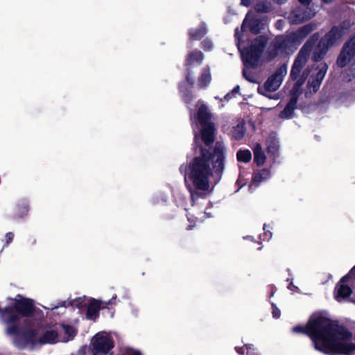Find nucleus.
<instances>
[{"label":"nucleus","instance_id":"obj_1","mask_svg":"<svg viewBox=\"0 0 355 355\" xmlns=\"http://www.w3.org/2000/svg\"><path fill=\"white\" fill-rule=\"evenodd\" d=\"M198 119L202 126L201 139L195 135L196 156L190 162L188 171L186 173L185 180H190L193 189L189 188L193 201L202 193L211 191L209 178L211 176L210 164L216 171L220 172L224 166V147L221 144L217 143L211 153H209L207 147L214 140V128L209 121L211 114L208 112L207 107L201 102L198 104Z\"/></svg>","mask_w":355,"mask_h":355},{"label":"nucleus","instance_id":"obj_2","mask_svg":"<svg viewBox=\"0 0 355 355\" xmlns=\"http://www.w3.org/2000/svg\"><path fill=\"white\" fill-rule=\"evenodd\" d=\"M293 330L305 332L315 348L325 354H347L355 349V345L351 343L352 334L320 313L313 314L305 327L297 326Z\"/></svg>","mask_w":355,"mask_h":355},{"label":"nucleus","instance_id":"obj_3","mask_svg":"<svg viewBox=\"0 0 355 355\" xmlns=\"http://www.w3.org/2000/svg\"><path fill=\"white\" fill-rule=\"evenodd\" d=\"M11 304L15 308H6L3 310L0 309V316L2 320L8 326L6 331L8 334L14 335L17 332V327L12 326L19 318V314L28 315L31 314L33 309V305L30 300L22 298L19 296L17 299L11 300Z\"/></svg>","mask_w":355,"mask_h":355},{"label":"nucleus","instance_id":"obj_4","mask_svg":"<svg viewBox=\"0 0 355 355\" xmlns=\"http://www.w3.org/2000/svg\"><path fill=\"white\" fill-rule=\"evenodd\" d=\"M60 336L54 330H47L41 337L33 330L27 331L21 334H16L15 343L17 346L21 347L27 345L54 343L60 342Z\"/></svg>","mask_w":355,"mask_h":355},{"label":"nucleus","instance_id":"obj_5","mask_svg":"<svg viewBox=\"0 0 355 355\" xmlns=\"http://www.w3.org/2000/svg\"><path fill=\"white\" fill-rule=\"evenodd\" d=\"M312 30V26L306 25L295 33H291L286 36H279L275 40V46H277L279 50L282 51L288 48L295 46L298 45Z\"/></svg>","mask_w":355,"mask_h":355},{"label":"nucleus","instance_id":"obj_6","mask_svg":"<svg viewBox=\"0 0 355 355\" xmlns=\"http://www.w3.org/2000/svg\"><path fill=\"white\" fill-rule=\"evenodd\" d=\"M306 78L307 71H305L302 73L301 76H299V77L296 79L297 82L295 83L291 92V99L284 110L279 114V117L281 119H288L293 116V112L295 109L297 97L301 94L300 87L304 83Z\"/></svg>","mask_w":355,"mask_h":355},{"label":"nucleus","instance_id":"obj_7","mask_svg":"<svg viewBox=\"0 0 355 355\" xmlns=\"http://www.w3.org/2000/svg\"><path fill=\"white\" fill-rule=\"evenodd\" d=\"M317 40L318 38H315L313 42H312V40H309L300 50L291 69V76L292 79H297L300 75L302 69L307 62L313 45Z\"/></svg>","mask_w":355,"mask_h":355},{"label":"nucleus","instance_id":"obj_8","mask_svg":"<svg viewBox=\"0 0 355 355\" xmlns=\"http://www.w3.org/2000/svg\"><path fill=\"white\" fill-rule=\"evenodd\" d=\"M317 40L318 38H315L313 42H312V40H309L300 50L291 69V76L292 79H297L300 75L302 69L307 62L313 45Z\"/></svg>","mask_w":355,"mask_h":355},{"label":"nucleus","instance_id":"obj_9","mask_svg":"<svg viewBox=\"0 0 355 355\" xmlns=\"http://www.w3.org/2000/svg\"><path fill=\"white\" fill-rule=\"evenodd\" d=\"M92 345L94 355H105L113 347V341L107 333L101 332L93 338Z\"/></svg>","mask_w":355,"mask_h":355},{"label":"nucleus","instance_id":"obj_10","mask_svg":"<svg viewBox=\"0 0 355 355\" xmlns=\"http://www.w3.org/2000/svg\"><path fill=\"white\" fill-rule=\"evenodd\" d=\"M265 46L263 39L256 40L250 49L241 51V57L245 64L254 66L259 58V56Z\"/></svg>","mask_w":355,"mask_h":355},{"label":"nucleus","instance_id":"obj_11","mask_svg":"<svg viewBox=\"0 0 355 355\" xmlns=\"http://www.w3.org/2000/svg\"><path fill=\"white\" fill-rule=\"evenodd\" d=\"M327 65L325 63H320L315 68L311 70V76L309 79V87L313 92L318 91L320 85L327 73Z\"/></svg>","mask_w":355,"mask_h":355},{"label":"nucleus","instance_id":"obj_12","mask_svg":"<svg viewBox=\"0 0 355 355\" xmlns=\"http://www.w3.org/2000/svg\"><path fill=\"white\" fill-rule=\"evenodd\" d=\"M343 35L342 31L338 28H332L320 42L318 49L320 54H324L328 49L340 40Z\"/></svg>","mask_w":355,"mask_h":355},{"label":"nucleus","instance_id":"obj_13","mask_svg":"<svg viewBox=\"0 0 355 355\" xmlns=\"http://www.w3.org/2000/svg\"><path fill=\"white\" fill-rule=\"evenodd\" d=\"M350 62L355 63V36L343 47L337 60L338 65L341 67Z\"/></svg>","mask_w":355,"mask_h":355},{"label":"nucleus","instance_id":"obj_14","mask_svg":"<svg viewBox=\"0 0 355 355\" xmlns=\"http://www.w3.org/2000/svg\"><path fill=\"white\" fill-rule=\"evenodd\" d=\"M287 69L282 66L277 69L275 73L272 75L264 84L263 89L266 92H275L280 87L284 77L286 75Z\"/></svg>","mask_w":355,"mask_h":355},{"label":"nucleus","instance_id":"obj_15","mask_svg":"<svg viewBox=\"0 0 355 355\" xmlns=\"http://www.w3.org/2000/svg\"><path fill=\"white\" fill-rule=\"evenodd\" d=\"M202 54L200 51H195L190 53L188 56L187 61V80L191 84H193L194 79L191 77V70L192 68L200 64L202 60Z\"/></svg>","mask_w":355,"mask_h":355},{"label":"nucleus","instance_id":"obj_16","mask_svg":"<svg viewBox=\"0 0 355 355\" xmlns=\"http://www.w3.org/2000/svg\"><path fill=\"white\" fill-rule=\"evenodd\" d=\"M347 279V276L343 277L340 282L336 285L335 288V297L337 301H340L345 299V297L349 296L352 293L351 288L345 284Z\"/></svg>","mask_w":355,"mask_h":355},{"label":"nucleus","instance_id":"obj_17","mask_svg":"<svg viewBox=\"0 0 355 355\" xmlns=\"http://www.w3.org/2000/svg\"><path fill=\"white\" fill-rule=\"evenodd\" d=\"M313 15L309 12L303 10L301 8L297 9L293 11L289 16L288 19L293 24L302 23L304 21L310 19Z\"/></svg>","mask_w":355,"mask_h":355},{"label":"nucleus","instance_id":"obj_18","mask_svg":"<svg viewBox=\"0 0 355 355\" xmlns=\"http://www.w3.org/2000/svg\"><path fill=\"white\" fill-rule=\"evenodd\" d=\"M258 26L259 23L257 21L252 19L251 16L248 14L243 22L241 29L243 31H245L247 27L249 26V29L251 32L257 33L259 31Z\"/></svg>","mask_w":355,"mask_h":355},{"label":"nucleus","instance_id":"obj_19","mask_svg":"<svg viewBox=\"0 0 355 355\" xmlns=\"http://www.w3.org/2000/svg\"><path fill=\"white\" fill-rule=\"evenodd\" d=\"M76 334V331L70 326H62L60 330V342H67Z\"/></svg>","mask_w":355,"mask_h":355},{"label":"nucleus","instance_id":"obj_20","mask_svg":"<svg viewBox=\"0 0 355 355\" xmlns=\"http://www.w3.org/2000/svg\"><path fill=\"white\" fill-rule=\"evenodd\" d=\"M100 303L96 300H91L87 307V316L90 320H94L98 315Z\"/></svg>","mask_w":355,"mask_h":355},{"label":"nucleus","instance_id":"obj_21","mask_svg":"<svg viewBox=\"0 0 355 355\" xmlns=\"http://www.w3.org/2000/svg\"><path fill=\"white\" fill-rule=\"evenodd\" d=\"M254 150V162L257 163V165H263L266 160V155L262 150L261 146L260 144H257L254 146V148L253 149Z\"/></svg>","mask_w":355,"mask_h":355},{"label":"nucleus","instance_id":"obj_22","mask_svg":"<svg viewBox=\"0 0 355 355\" xmlns=\"http://www.w3.org/2000/svg\"><path fill=\"white\" fill-rule=\"evenodd\" d=\"M236 157L239 162L248 163L251 160L252 154L249 150H240L237 152Z\"/></svg>","mask_w":355,"mask_h":355},{"label":"nucleus","instance_id":"obj_23","mask_svg":"<svg viewBox=\"0 0 355 355\" xmlns=\"http://www.w3.org/2000/svg\"><path fill=\"white\" fill-rule=\"evenodd\" d=\"M211 80V75L209 70H205V71L202 73L200 76L198 84L200 87H204L207 85L208 83H209Z\"/></svg>","mask_w":355,"mask_h":355},{"label":"nucleus","instance_id":"obj_24","mask_svg":"<svg viewBox=\"0 0 355 355\" xmlns=\"http://www.w3.org/2000/svg\"><path fill=\"white\" fill-rule=\"evenodd\" d=\"M245 134L244 123H241L234 128L233 130V135L236 139H241Z\"/></svg>","mask_w":355,"mask_h":355},{"label":"nucleus","instance_id":"obj_25","mask_svg":"<svg viewBox=\"0 0 355 355\" xmlns=\"http://www.w3.org/2000/svg\"><path fill=\"white\" fill-rule=\"evenodd\" d=\"M269 176V173L268 171L263 170L258 173H256L254 176L253 180L254 183L258 184L261 182L262 180L266 179Z\"/></svg>","mask_w":355,"mask_h":355},{"label":"nucleus","instance_id":"obj_26","mask_svg":"<svg viewBox=\"0 0 355 355\" xmlns=\"http://www.w3.org/2000/svg\"><path fill=\"white\" fill-rule=\"evenodd\" d=\"M205 33V28H201L199 31H191V36L192 38L193 39H196V40H198V39H200L201 38Z\"/></svg>","mask_w":355,"mask_h":355},{"label":"nucleus","instance_id":"obj_27","mask_svg":"<svg viewBox=\"0 0 355 355\" xmlns=\"http://www.w3.org/2000/svg\"><path fill=\"white\" fill-rule=\"evenodd\" d=\"M272 315L275 318H279L280 316V311L275 306L272 308Z\"/></svg>","mask_w":355,"mask_h":355},{"label":"nucleus","instance_id":"obj_28","mask_svg":"<svg viewBox=\"0 0 355 355\" xmlns=\"http://www.w3.org/2000/svg\"><path fill=\"white\" fill-rule=\"evenodd\" d=\"M302 4L305 6L309 5L312 0H298Z\"/></svg>","mask_w":355,"mask_h":355},{"label":"nucleus","instance_id":"obj_29","mask_svg":"<svg viewBox=\"0 0 355 355\" xmlns=\"http://www.w3.org/2000/svg\"><path fill=\"white\" fill-rule=\"evenodd\" d=\"M235 36H236V38L238 39V40H239V42H238V46H239V48H240V46H241L240 40H241V38H240V36L239 35V31H238V30H237V29L236 30V32H235Z\"/></svg>","mask_w":355,"mask_h":355},{"label":"nucleus","instance_id":"obj_30","mask_svg":"<svg viewBox=\"0 0 355 355\" xmlns=\"http://www.w3.org/2000/svg\"><path fill=\"white\" fill-rule=\"evenodd\" d=\"M6 238H7L8 242H10L13 239V234L12 233H8L6 234Z\"/></svg>","mask_w":355,"mask_h":355},{"label":"nucleus","instance_id":"obj_31","mask_svg":"<svg viewBox=\"0 0 355 355\" xmlns=\"http://www.w3.org/2000/svg\"><path fill=\"white\" fill-rule=\"evenodd\" d=\"M246 348L248 349V355H255V353L253 352V350H250L251 349V346H246Z\"/></svg>","mask_w":355,"mask_h":355},{"label":"nucleus","instance_id":"obj_32","mask_svg":"<svg viewBox=\"0 0 355 355\" xmlns=\"http://www.w3.org/2000/svg\"><path fill=\"white\" fill-rule=\"evenodd\" d=\"M257 9L258 11L260 12H265L267 10L266 8H261L259 6H257Z\"/></svg>","mask_w":355,"mask_h":355},{"label":"nucleus","instance_id":"obj_33","mask_svg":"<svg viewBox=\"0 0 355 355\" xmlns=\"http://www.w3.org/2000/svg\"><path fill=\"white\" fill-rule=\"evenodd\" d=\"M258 91H259V92L260 94H263V95H265V96H266V95H267L266 94H265V93H263V88H259V89H258Z\"/></svg>","mask_w":355,"mask_h":355},{"label":"nucleus","instance_id":"obj_34","mask_svg":"<svg viewBox=\"0 0 355 355\" xmlns=\"http://www.w3.org/2000/svg\"><path fill=\"white\" fill-rule=\"evenodd\" d=\"M203 218H204L203 216L198 217V220L200 221H202L203 220Z\"/></svg>","mask_w":355,"mask_h":355},{"label":"nucleus","instance_id":"obj_35","mask_svg":"<svg viewBox=\"0 0 355 355\" xmlns=\"http://www.w3.org/2000/svg\"><path fill=\"white\" fill-rule=\"evenodd\" d=\"M180 171H181V172H182V171H183V169H184V166H182L180 167Z\"/></svg>","mask_w":355,"mask_h":355},{"label":"nucleus","instance_id":"obj_36","mask_svg":"<svg viewBox=\"0 0 355 355\" xmlns=\"http://www.w3.org/2000/svg\"><path fill=\"white\" fill-rule=\"evenodd\" d=\"M230 96V94H227V96H225L226 98H229Z\"/></svg>","mask_w":355,"mask_h":355},{"label":"nucleus","instance_id":"obj_37","mask_svg":"<svg viewBox=\"0 0 355 355\" xmlns=\"http://www.w3.org/2000/svg\"><path fill=\"white\" fill-rule=\"evenodd\" d=\"M68 304H71V306H73V305H74V304H73V303H72V302H68Z\"/></svg>","mask_w":355,"mask_h":355},{"label":"nucleus","instance_id":"obj_38","mask_svg":"<svg viewBox=\"0 0 355 355\" xmlns=\"http://www.w3.org/2000/svg\"><path fill=\"white\" fill-rule=\"evenodd\" d=\"M236 92V89L235 88V89H234V90L232 91V93H234V92Z\"/></svg>","mask_w":355,"mask_h":355},{"label":"nucleus","instance_id":"obj_39","mask_svg":"<svg viewBox=\"0 0 355 355\" xmlns=\"http://www.w3.org/2000/svg\"><path fill=\"white\" fill-rule=\"evenodd\" d=\"M353 270H355V268Z\"/></svg>","mask_w":355,"mask_h":355}]
</instances>
